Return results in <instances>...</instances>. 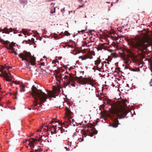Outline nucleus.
I'll list each match as a JSON object with an SVG mask.
<instances>
[{"mask_svg": "<svg viewBox=\"0 0 152 152\" xmlns=\"http://www.w3.org/2000/svg\"><path fill=\"white\" fill-rule=\"evenodd\" d=\"M128 101L126 99H123L121 102H119L118 105L115 104L114 107L110 110L111 116L116 118L114 120L111 126L113 128L118 126L119 123L118 119L123 118L126 115L127 111L125 107H127L126 102Z\"/></svg>", "mask_w": 152, "mask_h": 152, "instance_id": "obj_1", "label": "nucleus"}, {"mask_svg": "<svg viewBox=\"0 0 152 152\" xmlns=\"http://www.w3.org/2000/svg\"><path fill=\"white\" fill-rule=\"evenodd\" d=\"M31 94L35 100L34 102L33 108L34 110L36 109L35 107L37 106L38 105H39V106H38L37 107H41V104L45 102L48 97L50 98L53 97V94L51 91H47V95L42 90L38 89L34 85L31 87ZM37 109H38L37 108Z\"/></svg>", "mask_w": 152, "mask_h": 152, "instance_id": "obj_2", "label": "nucleus"}, {"mask_svg": "<svg viewBox=\"0 0 152 152\" xmlns=\"http://www.w3.org/2000/svg\"><path fill=\"white\" fill-rule=\"evenodd\" d=\"M79 77H74L72 75L69 74V76L64 75V78L67 79V85L75 86V83L76 81L81 85H86L87 83H89L92 86H94L95 85V81L92 79L88 78L83 77L81 75H79Z\"/></svg>", "mask_w": 152, "mask_h": 152, "instance_id": "obj_3", "label": "nucleus"}, {"mask_svg": "<svg viewBox=\"0 0 152 152\" xmlns=\"http://www.w3.org/2000/svg\"><path fill=\"white\" fill-rule=\"evenodd\" d=\"M148 37L147 34H144L143 38L141 39L134 42L133 39L130 41V44L132 47L136 49L140 52V54H144L147 49L148 46Z\"/></svg>", "mask_w": 152, "mask_h": 152, "instance_id": "obj_4", "label": "nucleus"}, {"mask_svg": "<svg viewBox=\"0 0 152 152\" xmlns=\"http://www.w3.org/2000/svg\"><path fill=\"white\" fill-rule=\"evenodd\" d=\"M18 55L19 58L22 59V61L25 60L28 62V68H31L29 67L30 65L32 66L36 65V58L34 56H31L30 52L24 51L23 53H21Z\"/></svg>", "mask_w": 152, "mask_h": 152, "instance_id": "obj_5", "label": "nucleus"}, {"mask_svg": "<svg viewBox=\"0 0 152 152\" xmlns=\"http://www.w3.org/2000/svg\"><path fill=\"white\" fill-rule=\"evenodd\" d=\"M119 53L121 58V59L125 64L128 65L131 62L129 58V57L136 58L131 51L129 49H121L119 50Z\"/></svg>", "mask_w": 152, "mask_h": 152, "instance_id": "obj_6", "label": "nucleus"}, {"mask_svg": "<svg viewBox=\"0 0 152 152\" xmlns=\"http://www.w3.org/2000/svg\"><path fill=\"white\" fill-rule=\"evenodd\" d=\"M3 72L4 74L3 75V76L5 78L6 81L8 82H10L11 80V79L10 78L11 74L7 72V71H4Z\"/></svg>", "mask_w": 152, "mask_h": 152, "instance_id": "obj_7", "label": "nucleus"}, {"mask_svg": "<svg viewBox=\"0 0 152 152\" xmlns=\"http://www.w3.org/2000/svg\"><path fill=\"white\" fill-rule=\"evenodd\" d=\"M39 142L40 141V139H35L34 138H31L30 139V141L28 143V145L30 146L31 147L34 148V143L35 142Z\"/></svg>", "mask_w": 152, "mask_h": 152, "instance_id": "obj_8", "label": "nucleus"}, {"mask_svg": "<svg viewBox=\"0 0 152 152\" xmlns=\"http://www.w3.org/2000/svg\"><path fill=\"white\" fill-rule=\"evenodd\" d=\"M57 62L58 63V61L57 60H54L53 61H52V63L54 64H56V65L54 64L53 65H52L51 66H48V69H50V67H52L53 68V69H52V70L53 69L54 71H56V70L57 69V67L56 66L57 65V64H56V63Z\"/></svg>", "mask_w": 152, "mask_h": 152, "instance_id": "obj_9", "label": "nucleus"}, {"mask_svg": "<svg viewBox=\"0 0 152 152\" xmlns=\"http://www.w3.org/2000/svg\"><path fill=\"white\" fill-rule=\"evenodd\" d=\"M118 57V55L116 53H111L110 55L108 56L107 61H111L113 58H116Z\"/></svg>", "mask_w": 152, "mask_h": 152, "instance_id": "obj_10", "label": "nucleus"}, {"mask_svg": "<svg viewBox=\"0 0 152 152\" xmlns=\"http://www.w3.org/2000/svg\"><path fill=\"white\" fill-rule=\"evenodd\" d=\"M54 119H53L51 123H49L48 125H46L45 124H43V127H45L46 128H47V129H48V130L49 129H50V127L52 128V124L53 123H54L55 122L54 121Z\"/></svg>", "mask_w": 152, "mask_h": 152, "instance_id": "obj_11", "label": "nucleus"}, {"mask_svg": "<svg viewBox=\"0 0 152 152\" xmlns=\"http://www.w3.org/2000/svg\"><path fill=\"white\" fill-rule=\"evenodd\" d=\"M94 134V131L91 128L87 129V134H88L90 137H93Z\"/></svg>", "mask_w": 152, "mask_h": 152, "instance_id": "obj_12", "label": "nucleus"}, {"mask_svg": "<svg viewBox=\"0 0 152 152\" xmlns=\"http://www.w3.org/2000/svg\"><path fill=\"white\" fill-rule=\"evenodd\" d=\"M3 30L4 32H2L3 33L9 34L10 32H12L13 31V29L12 28H10L9 30H8L6 27L3 28Z\"/></svg>", "mask_w": 152, "mask_h": 152, "instance_id": "obj_13", "label": "nucleus"}, {"mask_svg": "<svg viewBox=\"0 0 152 152\" xmlns=\"http://www.w3.org/2000/svg\"><path fill=\"white\" fill-rule=\"evenodd\" d=\"M22 33L24 35L25 37H26V35H27L28 36L29 35V31L28 29H23L22 30Z\"/></svg>", "mask_w": 152, "mask_h": 152, "instance_id": "obj_14", "label": "nucleus"}, {"mask_svg": "<svg viewBox=\"0 0 152 152\" xmlns=\"http://www.w3.org/2000/svg\"><path fill=\"white\" fill-rule=\"evenodd\" d=\"M15 43L13 42H11V43L9 45V48L10 49V50H11L12 51H14L15 48L14 46H15Z\"/></svg>", "mask_w": 152, "mask_h": 152, "instance_id": "obj_15", "label": "nucleus"}, {"mask_svg": "<svg viewBox=\"0 0 152 152\" xmlns=\"http://www.w3.org/2000/svg\"><path fill=\"white\" fill-rule=\"evenodd\" d=\"M104 64L103 63L100 64L98 65L97 66V69L100 71H101L102 69H103V67L104 66Z\"/></svg>", "mask_w": 152, "mask_h": 152, "instance_id": "obj_16", "label": "nucleus"}, {"mask_svg": "<svg viewBox=\"0 0 152 152\" xmlns=\"http://www.w3.org/2000/svg\"><path fill=\"white\" fill-rule=\"evenodd\" d=\"M56 126L54 124L52 126V129H53V131H52L51 133V134H52L54 133L56 134Z\"/></svg>", "mask_w": 152, "mask_h": 152, "instance_id": "obj_17", "label": "nucleus"}, {"mask_svg": "<svg viewBox=\"0 0 152 152\" xmlns=\"http://www.w3.org/2000/svg\"><path fill=\"white\" fill-rule=\"evenodd\" d=\"M66 115H69L71 114V112L68 107H66Z\"/></svg>", "mask_w": 152, "mask_h": 152, "instance_id": "obj_18", "label": "nucleus"}, {"mask_svg": "<svg viewBox=\"0 0 152 152\" xmlns=\"http://www.w3.org/2000/svg\"><path fill=\"white\" fill-rule=\"evenodd\" d=\"M20 91L21 92H24L25 91V85H23V83H22V84H20Z\"/></svg>", "mask_w": 152, "mask_h": 152, "instance_id": "obj_19", "label": "nucleus"}, {"mask_svg": "<svg viewBox=\"0 0 152 152\" xmlns=\"http://www.w3.org/2000/svg\"><path fill=\"white\" fill-rule=\"evenodd\" d=\"M101 61L99 58H98V59L95 61V64L96 65V66L100 64L101 63Z\"/></svg>", "mask_w": 152, "mask_h": 152, "instance_id": "obj_20", "label": "nucleus"}, {"mask_svg": "<svg viewBox=\"0 0 152 152\" xmlns=\"http://www.w3.org/2000/svg\"><path fill=\"white\" fill-rule=\"evenodd\" d=\"M56 7L52 8L51 9L50 13H51L50 15L53 14V13H54L56 12Z\"/></svg>", "mask_w": 152, "mask_h": 152, "instance_id": "obj_21", "label": "nucleus"}, {"mask_svg": "<svg viewBox=\"0 0 152 152\" xmlns=\"http://www.w3.org/2000/svg\"><path fill=\"white\" fill-rule=\"evenodd\" d=\"M0 68L1 69H0V72H1L2 73V75L4 74V73L3 71H6V70H4V67L3 66L1 65L0 66Z\"/></svg>", "mask_w": 152, "mask_h": 152, "instance_id": "obj_22", "label": "nucleus"}, {"mask_svg": "<svg viewBox=\"0 0 152 152\" xmlns=\"http://www.w3.org/2000/svg\"><path fill=\"white\" fill-rule=\"evenodd\" d=\"M74 121V120L72 119L71 118H68V120L67 121V122H69V123L71 125V124L72 123L73 124L72 122Z\"/></svg>", "mask_w": 152, "mask_h": 152, "instance_id": "obj_23", "label": "nucleus"}, {"mask_svg": "<svg viewBox=\"0 0 152 152\" xmlns=\"http://www.w3.org/2000/svg\"><path fill=\"white\" fill-rule=\"evenodd\" d=\"M79 58H82V60H85L88 58H91L88 57L87 56H86V57H82V56H80L79 57Z\"/></svg>", "mask_w": 152, "mask_h": 152, "instance_id": "obj_24", "label": "nucleus"}, {"mask_svg": "<svg viewBox=\"0 0 152 152\" xmlns=\"http://www.w3.org/2000/svg\"><path fill=\"white\" fill-rule=\"evenodd\" d=\"M7 64H5V66H3L4 67V70L7 71V70H8V69L10 68V66H8V65H7Z\"/></svg>", "mask_w": 152, "mask_h": 152, "instance_id": "obj_25", "label": "nucleus"}, {"mask_svg": "<svg viewBox=\"0 0 152 152\" xmlns=\"http://www.w3.org/2000/svg\"><path fill=\"white\" fill-rule=\"evenodd\" d=\"M28 41L30 43H34V39L33 38H32L31 39H29Z\"/></svg>", "mask_w": 152, "mask_h": 152, "instance_id": "obj_26", "label": "nucleus"}, {"mask_svg": "<svg viewBox=\"0 0 152 152\" xmlns=\"http://www.w3.org/2000/svg\"><path fill=\"white\" fill-rule=\"evenodd\" d=\"M64 35L68 36L70 35L69 33L67 31H66L64 33Z\"/></svg>", "mask_w": 152, "mask_h": 152, "instance_id": "obj_27", "label": "nucleus"}, {"mask_svg": "<svg viewBox=\"0 0 152 152\" xmlns=\"http://www.w3.org/2000/svg\"><path fill=\"white\" fill-rule=\"evenodd\" d=\"M45 66V63L44 62L41 63V66H40V68H41V70H43V69L42 68V66Z\"/></svg>", "mask_w": 152, "mask_h": 152, "instance_id": "obj_28", "label": "nucleus"}, {"mask_svg": "<svg viewBox=\"0 0 152 152\" xmlns=\"http://www.w3.org/2000/svg\"><path fill=\"white\" fill-rule=\"evenodd\" d=\"M137 70H138L140 71V69L139 68H138V69L137 68H134V69H132L131 70L132 71L135 72L137 71Z\"/></svg>", "mask_w": 152, "mask_h": 152, "instance_id": "obj_29", "label": "nucleus"}, {"mask_svg": "<svg viewBox=\"0 0 152 152\" xmlns=\"http://www.w3.org/2000/svg\"><path fill=\"white\" fill-rule=\"evenodd\" d=\"M20 81H14L13 83L17 85V84H20Z\"/></svg>", "mask_w": 152, "mask_h": 152, "instance_id": "obj_30", "label": "nucleus"}, {"mask_svg": "<svg viewBox=\"0 0 152 152\" xmlns=\"http://www.w3.org/2000/svg\"><path fill=\"white\" fill-rule=\"evenodd\" d=\"M7 45L5 46H4V47L5 48L7 49V50H9V51L10 50V49L9 48V47L8 46V45Z\"/></svg>", "mask_w": 152, "mask_h": 152, "instance_id": "obj_31", "label": "nucleus"}, {"mask_svg": "<svg viewBox=\"0 0 152 152\" xmlns=\"http://www.w3.org/2000/svg\"><path fill=\"white\" fill-rule=\"evenodd\" d=\"M43 127V126H42V129L44 131H45V132H46V131H47V130H48V129H47H47L45 128H43V127Z\"/></svg>", "mask_w": 152, "mask_h": 152, "instance_id": "obj_32", "label": "nucleus"}, {"mask_svg": "<svg viewBox=\"0 0 152 152\" xmlns=\"http://www.w3.org/2000/svg\"><path fill=\"white\" fill-rule=\"evenodd\" d=\"M12 51H13V52H11V51H9V52L10 53H13L15 55H17L18 54L16 51H15L14 50Z\"/></svg>", "mask_w": 152, "mask_h": 152, "instance_id": "obj_33", "label": "nucleus"}, {"mask_svg": "<svg viewBox=\"0 0 152 152\" xmlns=\"http://www.w3.org/2000/svg\"><path fill=\"white\" fill-rule=\"evenodd\" d=\"M67 46L69 48H73V47L72 45H67Z\"/></svg>", "mask_w": 152, "mask_h": 152, "instance_id": "obj_34", "label": "nucleus"}, {"mask_svg": "<svg viewBox=\"0 0 152 152\" xmlns=\"http://www.w3.org/2000/svg\"><path fill=\"white\" fill-rule=\"evenodd\" d=\"M83 137H82V138H80V139H79V140H80V142H81V141H83Z\"/></svg>", "mask_w": 152, "mask_h": 152, "instance_id": "obj_35", "label": "nucleus"}, {"mask_svg": "<svg viewBox=\"0 0 152 152\" xmlns=\"http://www.w3.org/2000/svg\"><path fill=\"white\" fill-rule=\"evenodd\" d=\"M43 137H45V138H44L45 139V140H46L47 139V138H46V137L45 136H44V135H43L41 136L40 138L41 139Z\"/></svg>", "mask_w": 152, "mask_h": 152, "instance_id": "obj_36", "label": "nucleus"}, {"mask_svg": "<svg viewBox=\"0 0 152 152\" xmlns=\"http://www.w3.org/2000/svg\"><path fill=\"white\" fill-rule=\"evenodd\" d=\"M25 41H26V44H27L28 43V41H27V40H24V41H23V42H22V44H23L24 43Z\"/></svg>", "mask_w": 152, "mask_h": 152, "instance_id": "obj_37", "label": "nucleus"}, {"mask_svg": "<svg viewBox=\"0 0 152 152\" xmlns=\"http://www.w3.org/2000/svg\"><path fill=\"white\" fill-rule=\"evenodd\" d=\"M124 69H129L128 67L127 66H125L124 67Z\"/></svg>", "mask_w": 152, "mask_h": 152, "instance_id": "obj_38", "label": "nucleus"}, {"mask_svg": "<svg viewBox=\"0 0 152 152\" xmlns=\"http://www.w3.org/2000/svg\"><path fill=\"white\" fill-rule=\"evenodd\" d=\"M86 30H81V32L82 33H84L86 31Z\"/></svg>", "mask_w": 152, "mask_h": 152, "instance_id": "obj_39", "label": "nucleus"}, {"mask_svg": "<svg viewBox=\"0 0 152 152\" xmlns=\"http://www.w3.org/2000/svg\"><path fill=\"white\" fill-rule=\"evenodd\" d=\"M84 72V71H80V74H82L83 75V74Z\"/></svg>", "mask_w": 152, "mask_h": 152, "instance_id": "obj_40", "label": "nucleus"}, {"mask_svg": "<svg viewBox=\"0 0 152 152\" xmlns=\"http://www.w3.org/2000/svg\"><path fill=\"white\" fill-rule=\"evenodd\" d=\"M29 141V142L30 141V140H26V141H25V143H26L27 142V141Z\"/></svg>", "mask_w": 152, "mask_h": 152, "instance_id": "obj_41", "label": "nucleus"}, {"mask_svg": "<svg viewBox=\"0 0 152 152\" xmlns=\"http://www.w3.org/2000/svg\"><path fill=\"white\" fill-rule=\"evenodd\" d=\"M2 31H3V32H4V31L3 30V29H0V32H2Z\"/></svg>", "mask_w": 152, "mask_h": 152, "instance_id": "obj_42", "label": "nucleus"}, {"mask_svg": "<svg viewBox=\"0 0 152 152\" xmlns=\"http://www.w3.org/2000/svg\"><path fill=\"white\" fill-rule=\"evenodd\" d=\"M55 4H53V3H52L51 4V6H53V5H54Z\"/></svg>", "mask_w": 152, "mask_h": 152, "instance_id": "obj_43", "label": "nucleus"}, {"mask_svg": "<svg viewBox=\"0 0 152 152\" xmlns=\"http://www.w3.org/2000/svg\"><path fill=\"white\" fill-rule=\"evenodd\" d=\"M79 8H80V7H83V6L82 5H80V6H79Z\"/></svg>", "mask_w": 152, "mask_h": 152, "instance_id": "obj_44", "label": "nucleus"}, {"mask_svg": "<svg viewBox=\"0 0 152 152\" xmlns=\"http://www.w3.org/2000/svg\"><path fill=\"white\" fill-rule=\"evenodd\" d=\"M38 150V149H35V152H36Z\"/></svg>", "mask_w": 152, "mask_h": 152, "instance_id": "obj_45", "label": "nucleus"}, {"mask_svg": "<svg viewBox=\"0 0 152 152\" xmlns=\"http://www.w3.org/2000/svg\"><path fill=\"white\" fill-rule=\"evenodd\" d=\"M14 98L15 99H17V97L16 96H15V97H14Z\"/></svg>", "mask_w": 152, "mask_h": 152, "instance_id": "obj_46", "label": "nucleus"}, {"mask_svg": "<svg viewBox=\"0 0 152 152\" xmlns=\"http://www.w3.org/2000/svg\"><path fill=\"white\" fill-rule=\"evenodd\" d=\"M43 58H45V60H46V57L44 56V57H43Z\"/></svg>", "mask_w": 152, "mask_h": 152, "instance_id": "obj_47", "label": "nucleus"}, {"mask_svg": "<svg viewBox=\"0 0 152 152\" xmlns=\"http://www.w3.org/2000/svg\"><path fill=\"white\" fill-rule=\"evenodd\" d=\"M26 147L27 148H28V145H26Z\"/></svg>", "mask_w": 152, "mask_h": 152, "instance_id": "obj_48", "label": "nucleus"}, {"mask_svg": "<svg viewBox=\"0 0 152 152\" xmlns=\"http://www.w3.org/2000/svg\"><path fill=\"white\" fill-rule=\"evenodd\" d=\"M64 148H65V149H67V147H64Z\"/></svg>", "mask_w": 152, "mask_h": 152, "instance_id": "obj_49", "label": "nucleus"}, {"mask_svg": "<svg viewBox=\"0 0 152 152\" xmlns=\"http://www.w3.org/2000/svg\"><path fill=\"white\" fill-rule=\"evenodd\" d=\"M2 99V98L0 97V100Z\"/></svg>", "mask_w": 152, "mask_h": 152, "instance_id": "obj_50", "label": "nucleus"}, {"mask_svg": "<svg viewBox=\"0 0 152 152\" xmlns=\"http://www.w3.org/2000/svg\"><path fill=\"white\" fill-rule=\"evenodd\" d=\"M90 31V33H91V31Z\"/></svg>", "mask_w": 152, "mask_h": 152, "instance_id": "obj_51", "label": "nucleus"}, {"mask_svg": "<svg viewBox=\"0 0 152 152\" xmlns=\"http://www.w3.org/2000/svg\"><path fill=\"white\" fill-rule=\"evenodd\" d=\"M18 94V93H16V94H15V96L16 95V94Z\"/></svg>", "mask_w": 152, "mask_h": 152, "instance_id": "obj_52", "label": "nucleus"}, {"mask_svg": "<svg viewBox=\"0 0 152 152\" xmlns=\"http://www.w3.org/2000/svg\"><path fill=\"white\" fill-rule=\"evenodd\" d=\"M39 130H37V132H39Z\"/></svg>", "mask_w": 152, "mask_h": 152, "instance_id": "obj_53", "label": "nucleus"}, {"mask_svg": "<svg viewBox=\"0 0 152 152\" xmlns=\"http://www.w3.org/2000/svg\"><path fill=\"white\" fill-rule=\"evenodd\" d=\"M33 136V134H32V135H31V136Z\"/></svg>", "mask_w": 152, "mask_h": 152, "instance_id": "obj_54", "label": "nucleus"}, {"mask_svg": "<svg viewBox=\"0 0 152 152\" xmlns=\"http://www.w3.org/2000/svg\"><path fill=\"white\" fill-rule=\"evenodd\" d=\"M56 123H57V122H55V124Z\"/></svg>", "mask_w": 152, "mask_h": 152, "instance_id": "obj_55", "label": "nucleus"}, {"mask_svg": "<svg viewBox=\"0 0 152 152\" xmlns=\"http://www.w3.org/2000/svg\"><path fill=\"white\" fill-rule=\"evenodd\" d=\"M58 124L59 125V122H58Z\"/></svg>", "mask_w": 152, "mask_h": 152, "instance_id": "obj_56", "label": "nucleus"}, {"mask_svg": "<svg viewBox=\"0 0 152 152\" xmlns=\"http://www.w3.org/2000/svg\"><path fill=\"white\" fill-rule=\"evenodd\" d=\"M121 32H122V31H120Z\"/></svg>", "mask_w": 152, "mask_h": 152, "instance_id": "obj_57", "label": "nucleus"}, {"mask_svg": "<svg viewBox=\"0 0 152 152\" xmlns=\"http://www.w3.org/2000/svg\"><path fill=\"white\" fill-rule=\"evenodd\" d=\"M29 44H31L30 43H28Z\"/></svg>", "mask_w": 152, "mask_h": 152, "instance_id": "obj_58", "label": "nucleus"}, {"mask_svg": "<svg viewBox=\"0 0 152 152\" xmlns=\"http://www.w3.org/2000/svg\"><path fill=\"white\" fill-rule=\"evenodd\" d=\"M30 152H32V151H31Z\"/></svg>", "mask_w": 152, "mask_h": 152, "instance_id": "obj_59", "label": "nucleus"}]
</instances>
